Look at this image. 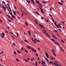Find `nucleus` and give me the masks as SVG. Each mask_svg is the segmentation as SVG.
I'll use <instances>...</instances> for the list:
<instances>
[{"instance_id":"nucleus-1","label":"nucleus","mask_w":66,"mask_h":66,"mask_svg":"<svg viewBox=\"0 0 66 66\" xmlns=\"http://www.w3.org/2000/svg\"><path fill=\"white\" fill-rule=\"evenodd\" d=\"M39 26H40L42 28H44V29H45V27H44L42 24H39Z\"/></svg>"},{"instance_id":"nucleus-24","label":"nucleus","mask_w":66,"mask_h":66,"mask_svg":"<svg viewBox=\"0 0 66 66\" xmlns=\"http://www.w3.org/2000/svg\"><path fill=\"white\" fill-rule=\"evenodd\" d=\"M25 24L26 26H28V24L27 22H25Z\"/></svg>"},{"instance_id":"nucleus-62","label":"nucleus","mask_w":66,"mask_h":66,"mask_svg":"<svg viewBox=\"0 0 66 66\" xmlns=\"http://www.w3.org/2000/svg\"><path fill=\"white\" fill-rule=\"evenodd\" d=\"M43 31H44V32H46V30L45 29H43Z\"/></svg>"},{"instance_id":"nucleus-47","label":"nucleus","mask_w":66,"mask_h":66,"mask_svg":"<svg viewBox=\"0 0 66 66\" xmlns=\"http://www.w3.org/2000/svg\"><path fill=\"white\" fill-rule=\"evenodd\" d=\"M10 33H11V34H12V35H13L14 34H13V33L11 32H10Z\"/></svg>"},{"instance_id":"nucleus-60","label":"nucleus","mask_w":66,"mask_h":66,"mask_svg":"<svg viewBox=\"0 0 66 66\" xmlns=\"http://www.w3.org/2000/svg\"><path fill=\"white\" fill-rule=\"evenodd\" d=\"M51 64H54V63H53V62L51 61Z\"/></svg>"},{"instance_id":"nucleus-63","label":"nucleus","mask_w":66,"mask_h":66,"mask_svg":"<svg viewBox=\"0 0 66 66\" xmlns=\"http://www.w3.org/2000/svg\"><path fill=\"white\" fill-rule=\"evenodd\" d=\"M38 60H39V57H38Z\"/></svg>"},{"instance_id":"nucleus-35","label":"nucleus","mask_w":66,"mask_h":66,"mask_svg":"<svg viewBox=\"0 0 66 66\" xmlns=\"http://www.w3.org/2000/svg\"><path fill=\"white\" fill-rule=\"evenodd\" d=\"M24 60H25V61H26V62H28V61L27 60L25 59H24Z\"/></svg>"},{"instance_id":"nucleus-44","label":"nucleus","mask_w":66,"mask_h":66,"mask_svg":"<svg viewBox=\"0 0 66 66\" xmlns=\"http://www.w3.org/2000/svg\"><path fill=\"white\" fill-rule=\"evenodd\" d=\"M10 18V19H11V20H14V19H13V18H12V17H11Z\"/></svg>"},{"instance_id":"nucleus-14","label":"nucleus","mask_w":66,"mask_h":66,"mask_svg":"<svg viewBox=\"0 0 66 66\" xmlns=\"http://www.w3.org/2000/svg\"><path fill=\"white\" fill-rule=\"evenodd\" d=\"M35 13L37 14L38 15H39V13L38 12H35Z\"/></svg>"},{"instance_id":"nucleus-50","label":"nucleus","mask_w":66,"mask_h":66,"mask_svg":"<svg viewBox=\"0 0 66 66\" xmlns=\"http://www.w3.org/2000/svg\"><path fill=\"white\" fill-rule=\"evenodd\" d=\"M21 50H23V48H22H22H21Z\"/></svg>"},{"instance_id":"nucleus-17","label":"nucleus","mask_w":66,"mask_h":66,"mask_svg":"<svg viewBox=\"0 0 66 66\" xmlns=\"http://www.w3.org/2000/svg\"><path fill=\"white\" fill-rule=\"evenodd\" d=\"M24 42H26V43H29V42H28V41L27 40H24Z\"/></svg>"},{"instance_id":"nucleus-53","label":"nucleus","mask_w":66,"mask_h":66,"mask_svg":"<svg viewBox=\"0 0 66 66\" xmlns=\"http://www.w3.org/2000/svg\"><path fill=\"white\" fill-rule=\"evenodd\" d=\"M61 24H59L58 25V26H61Z\"/></svg>"},{"instance_id":"nucleus-56","label":"nucleus","mask_w":66,"mask_h":66,"mask_svg":"<svg viewBox=\"0 0 66 66\" xmlns=\"http://www.w3.org/2000/svg\"><path fill=\"white\" fill-rule=\"evenodd\" d=\"M61 22H62V23H63V24L64 25V22H63V21H62Z\"/></svg>"},{"instance_id":"nucleus-9","label":"nucleus","mask_w":66,"mask_h":66,"mask_svg":"<svg viewBox=\"0 0 66 66\" xmlns=\"http://www.w3.org/2000/svg\"><path fill=\"white\" fill-rule=\"evenodd\" d=\"M26 1L27 2H28V3H29H29L31 2V1H30V0H27Z\"/></svg>"},{"instance_id":"nucleus-43","label":"nucleus","mask_w":66,"mask_h":66,"mask_svg":"<svg viewBox=\"0 0 66 66\" xmlns=\"http://www.w3.org/2000/svg\"><path fill=\"white\" fill-rule=\"evenodd\" d=\"M1 36L2 38H4V36L1 35Z\"/></svg>"},{"instance_id":"nucleus-25","label":"nucleus","mask_w":66,"mask_h":66,"mask_svg":"<svg viewBox=\"0 0 66 66\" xmlns=\"http://www.w3.org/2000/svg\"><path fill=\"white\" fill-rule=\"evenodd\" d=\"M23 13H24V14L25 15H27V13H26L24 12H23Z\"/></svg>"},{"instance_id":"nucleus-11","label":"nucleus","mask_w":66,"mask_h":66,"mask_svg":"<svg viewBox=\"0 0 66 66\" xmlns=\"http://www.w3.org/2000/svg\"><path fill=\"white\" fill-rule=\"evenodd\" d=\"M6 15L8 17V18H10L11 17V16H10L8 14H7Z\"/></svg>"},{"instance_id":"nucleus-58","label":"nucleus","mask_w":66,"mask_h":66,"mask_svg":"<svg viewBox=\"0 0 66 66\" xmlns=\"http://www.w3.org/2000/svg\"><path fill=\"white\" fill-rule=\"evenodd\" d=\"M44 62V61L42 60V63H43V62Z\"/></svg>"},{"instance_id":"nucleus-51","label":"nucleus","mask_w":66,"mask_h":66,"mask_svg":"<svg viewBox=\"0 0 66 66\" xmlns=\"http://www.w3.org/2000/svg\"><path fill=\"white\" fill-rule=\"evenodd\" d=\"M2 3H3V4H5V2H4V1H3V2H2Z\"/></svg>"},{"instance_id":"nucleus-16","label":"nucleus","mask_w":66,"mask_h":66,"mask_svg":"<svg viewBox=\"0 0 66 66\" xmlns=\"http://www.w3.org/2000/svg\"><path fill=\"white\" fill-rule=\"evenodd\" d=\"M24 51L26 52V53H28L29 52H28V51L27 50H24Z\"/></svg>"},{"instance_id":"nucleus-28","label":"nucleus","mask_w":66,"mask_h":66,"mask_svg":"<svg viewBox=\"0 0 66 66\" xmlns=\"http://www.w3.org/2000/svg\"><path fill=\"white\" fill-rule=\"evenodd\" d=\"M31 50H32V51H34V49H33V47H32L31 48Z\"/></svg>"},{"instance_id":"nucleus-6","label":"nucleus","mask_w":66,"mask_h":66,"mask_svg":"<svg viewBox=\"0 0 66 66\" xmlns=\"http://www.w3.org/2000/svg\"><path fill=\"white\" fill-rule=\"evenodd\" d=\"M12 11L13 12V14L14 15H15L16 14V12L13 10H12Z\"/></svg>"},{"instance_id":"nucleus-29","label":"nucleus","mask_w":66,"mask_h":66,"mask_svg":"<svg viewBox=\"0 0 66 66\" xmlns=\"http://www.w3.org/2000/svg\"><path fill=\"white\" fill-rule=\"evenodd\" d=\"M27 47L29 49H30V46H27Z\"/></svg>"},{"instance_id":"nucleus-20","label":"nucleus","mask_w":66,"mask_h":66,"mask_svg":"<svg viewBox=\"0 0 66 66\" xmlns=\"http://www.w3.org/2000/svg\"><path fill=\"white\" fill-rule=\"evenodd\" d=\"M53 37H54V38H55V39H57V38L56 37V36H53Z\"/></svg>"},{"instance_id":"nucleus-5","label":"nucleus","mask_w":66,"mask_h":66,"mask_svg":"<svg viewBox=\"0 0 66 66\" xmlns=\"http://www.w3.org/2000/svg\"><path fill=\"white\" fill-rule=\"evenodd\" d=\"M38 6L39 7H41V8H42V7H43V6H42V5L40 4H39V5H38Z\"/></svg>"},{"instance_id":"nucleus-54","label":"nucleus","mask_w":66,"mask_h":66,"mask_svg":"<svg viewBox=\"0 0 66 66\" xmlns=\"http://www.w3.org/2000/svg\"><path fill=\"white\" fill-rule=\"evenodd\" d=\"M46 21H47V22H49V21L48 20L46 19Z\"/></svg>"},{"instance_id":"nucleus-42","label":"nucleus","mask_w":66,"mask_h":66,"mask_svg":"<svg viewBox=\"0 0 66 66\" xmlns=\"http://www.w3.org/2000/svg\"><path fill=\"white\" fill-rule=\"evenodd\" d=\"M54 31H55V32H57V33H58V31L57 30H54Z\"/></svg>"},{"instance_id":"nucleus-39","label":"nucleus","mask_w":66,"mask_h":66,"mask_svg":"<svg viewBox=\"0 0 66 66\" xmlns=\"http://www.w3.org/2000/svg\"><path fill=\"white\" fill-rule=\"evenodd\" d=\"M52 52H54V51H55L54 50H52Z\"/></svg>"},{"instance_id":"nucleus-41","label":"nucleus","mask_w":66,"mask_h":66,"mask_svg":"<svg viewBox=\"0 0 66 66\" xmlns=\"http://www.w3.org/2000/svg\"><path fill=\"white\" fill-rule=\"evenodd\" d=\"M29 36H31V32H29Z\"/></svg>"},{"instance_id":"nucleus-19","label":"nucleus","mask_w":66,"mask_h":66,"mask_svg":"<svg viewBox=\"0 0 66 66\" xmlns=\"http://www.w3.org/2000/svg\"><path fill=\"white\" fill-rule=\"evenodd\" d=\"M35 40H36V42H39L40 41L39 40H36V39H35Z\"/></svg>"},{"instance_id":"nucleus-37","label":"nucleus","mask_w":66,"mask_h":66,"mask_svg":"<svg viewBox=\"0 0 66 66\" xmlns=\"http://www.w3.org/2000/svg\"><path fill=\"white\" fill-rule=\"evenodd\" d=\"M45 59H46V60L48 62H49V60H48V59L47 58H45Z\"/></svg>"},{"instance_id":"nucleus-7","label":"nucleus","mask_w":66,"mask_h":66,"mask_svg":"<svg viewBox=\"0 0 66 66\" xmlns=\"http://www.w3.org/2000/svg\"><path fill=\"white\" fill-rule=\"evenodd\" d=\"M50 59H51V60H54V59H55V58H54L53 57H52L51 56L50 57Z\"/></svg>"},{"instance_id":"nucleus-8","label":"nucleus","mask_w":66,"mask_h":66,"mask_svg":"<svg viewBox=\"0 0 66 66\" xmlns=\"http://www.w3.org/2000/svg\"><path fill=\"white\" fill-rule=\"evenodd\" d=\"M36 2L37 3V4H39V1H38L37 0H36Z\"/></svg>"},{"instance_id":"nucleus-18","label":"nucleus","mask_w":66,"mask_h":66,"mask_svg":"<svg viewBox=\"0 0 66 66\" xmlns=\"http://www.w3.org/2000/svg\"><path fill=\"white\" fill-rule=\"evenodd\" d=\"M35 65L36 66H37V61L35 62Z\"/></svg>"},{"instance_id":"nucleus-3","label":"nucleus","mask_w":66,"mask_h":66,"mask_svg":"<svg viewBox=\"0 0 66 66\" xmlns=\"http://www.w3.org/2000/svg\"><path fill=\"white\" fill-rule=\"evenodd\" d=\"M54 64L55 65H56V66H57V64H58V63H57V62L56 61H55L54 62Z\"/></svg>"},{"instance_id":"nucleus-30","label":"nucleus","mask_w":66,"mask_h":66,"mask_svg":"<svg viewBox=\"0 0 66 66\" xmlns=\"http://www.w3.org/2000/svg\"><path fill=\"white\" fill-rule=\"evenodd\" d=\"M44 10H41V12H42V13H44V12L43 11Z\"/></svg>"},{"instance_id":"nucleus-61","label":"nucleus","mask_w":66,"mask_h":66,"mask_svg":"<svg viewBox=\"0 0 66 66\" xmlns=\"http://www.w3.org/2000/svg\"><path fill=\"white\" fill-rule=\"evenodd\" d=\"M42 32L44 33V34H46V32H44V31H42Z\"/></svg>"},{"instance_id":"nucleus-57","label":"nucleus","mask_w":66,"mask_h":66,"mask_svg":"<svg viewBox=\"0 0 66 66\" xmlns=\"http://www.w3.org/2000/svg\"><path fill=\"white\" fill-rule=\"evenodd\" d=\"M16 13H17V14H19V12H18V11H16Z\"/></svg>"},{"instance_id":"nucleus-52","label":"nucleus","mask_w":66,"mask_h":66,"mask_svg":"<svg viewBox=\"0 0 66 66\" xmlns=\"http://www.w3.org/2000/svg\"><path fill=\"white\" fill-rule=\"evenodd\" d=\"M57 66H61V65H59V64H57Z\"/></svg>"},{"instance_id":"nucleus-27","label":"nucleus","mask_w":66,"mask_h":66,"mask_svg":"<svg viewBox=\"0 0 66 66\" xmlns=\"http://www.w3.org/2000/svg\"><path fill=\"white\" fill-rule=\"evenodd\" d=\"M51 40L53 41V42H55V40H53V39H51Z\"/></svg>"},{"instance_id":"nucleus-32","label":"nucleus","mask_w":66,"mask_h":66,"mask_svg":"<svg viewBox=\"0 0 66 66\" xmlns=\"http://www.w3.org/2000/svg\"><path fill=\"white\" fill-rule=\"evenodd\" d=\"M52 21L53 22H54V19H53V18H52Z\"/></svg>"},{"instance_id":"nucleus-31","label":"nucleus","mask_w":66,"mask_h":66,"mask_svg":"<svg viewBox=\"0 0 66 66\" xmlns=\"http://www.w3.org/2000/svg\"><path fill=\"white\" fill-rule=\"evenodd\" d=\"M43 3H44V4H46V3H47V2L45 1H43Z\"/></svg>"},{"instance_id":"nucleus-55","label":"nucleus","mask_w":66,"mask_h":66,"mask_svg":"<svg viewBox=\"0 0 66 66\" xmlns=\"http://www.w3.org/2000/svg\"><path fill=\"white\" fill-rule=\"evenodd\" d=\"M47 36H48V37H50V35H48V34L47 35Z\"/></svg>"},{"instance_id":"nucleus-34","label":"nucleus","mask_w":66,"mask_h":66,"mask_svg":"<svg viewBox=\"0 0 66 66\" xmlns=\"http://www.w3.org/2000/svg\"><path fill=\"white\" fill-rule=\"evenodd\" d=\"M13 6H14V8L15 10H16V7H15V6H14V5Z\"/></svg>"},{"instance_id":"nucleus-22","label":"nucleus","mask_w":66,"mask_h":66,"mask_svg":"<svg viewBox=\"0 0 66 66\" xmlns=\"http://www.w3.org/2000/svg\"><path fill=\"white\" fill-rule=\"evenodd\" d=\"M59 4H61V5H63V3H61L60 2H59Z\"/></svg>"},{"instance_id":"nucleus-23","label":"nucleus","mask_w":66,"mask_h":66,"mask_svg":"<svg viewBox=\"0 0 66 66\" xmlns=\"http://www.w3.org/2000/svg\"><path fill=\"white\" fill-rule=\"evenodd\" d=\"M34 21L37 24V21L36 20H34Z\"/></svg>"},{"instance_id":"nucleus-46","label":"nucleus","mask_w":66,"mask_h":66,"mask_svg":"<svg viewBox=\"0 0 66 66\" xmlns=\"http://www.w3.org/2000/svg\"><path fill=\"white\" fill-rule=\"evenodd\" d=\"M49 15L50 16H51V18H52V15H51V14H49Z\"/></svg>"},{"instance_id":"nucleus-4","label":"nucleus","mask_w":66,"mask_h":66,"mask_svg":"<svg viewBox=\"0 0 66 66\" xmlns=\"http://www.w3.org/2000/svg\"><path fill=\"white\" fill-rule=\"evenodd\" d=\"M2 7H3V8L4 10L5 11H6V7H5L4 6H2Z\"/></svg>"},{"instance_id":"nucleus-59","label":"nucleus","mask_w":66,"mask_h":66,"mask_svg":"<svg viewBox=\"0 0 66 66\" xmlns=\"http://www.w3.org/2000/svg\"><path fill=\"white\" fill-rule=\"evenodd\" d=\"M52 9H53V8H51L50 9V10L51 11V10H52Z\"/></svg>"},{"instance_id":"nucleus-45","label":"nucleus","mask_w":66,"mask_h":66,"mask_svg":"<svg viewBox=\"0 0 66 66\" xmlns=\"http://www.w3.org/2000/svg\"><path fill=\"white\" fill-rule=\"evenodd\" d=\"M13 53H14V54H15V55H16V52H14Z\"/></svg>"},{"instance_id":"nucleus-2","label":"nucleus","mask_w":66,"mask_h":66,"mask_svg":"<svg viewBox=\"0 0 66 66\" xmlns=\"http://www.w3.org/2000/svg\"><path fill=\"white\" fill-rule=\"evenodd\" d=\"M45 55L47 58H49V56H48V53H47L46 52H45Z\"/></svg>"},{"instance_id":"nucleus-15","label":"nucleus","mask_w":66,"mask_h":66,"mask_svg":"<svg viewBox=\"0 0 66 66\" xmlns=\"http://www.w3.org/2000/svg\"><path fill=\"white\" fill-rule=\"evenodd\" d=\"M2 35L3 36H4V35H5V33H4V32L2 33Z\"/></svg>"},{"instance_id":"nucleus-26","label":"nucleus","mask_w":66,"mask_h":66,"mask_svg":"<svg viewBox=\"0 0 66 66\" xmlns=\"http://www.w3.org/2000/svg\"><path fill=\"white\" fill-rule=\"evenodd\" d=\"M16 61H17V62H19V59H16Z\"/></svg>"},{"instance_id":"nucleus-13","label":"nucleus","mask_w":66,"mask_h":66,"mask_svg":"<svg viewBox=\"0 0 66 66\" xmlns=\"http://www.w3.org/2000/svg\"><path fill=\"white\" fill-rule=\"evenodd\" d=\"M34 60H35V58L34 57L32 58V59H31V61H33Z\"/></svg>"},{"instance_id":"nucleus-36","label":"nucleus","mask_w":66,"mask_h":66,"mask_svg":"<svg viewBox=\"0 0 66 66\" xmlns=\"http://www.w3.org/2000/svg\"><path fill=\"white\" fill-rule=\"evenodd\" d=\"M32 2V3L34 4H35V3H34V1H32V2Z\"/></svg>"},{"instance_id":"nucleus-21","label":"nucleus","mask_w":66,"mask_h":66,"mask_svg":"<svg viewBox=\"0 0 66 66\" xmlns=\"http://www.w3.org/2000/svg\"><path fill=\"white\" fill-rule=\"evenodd\" d=\"M46 63V62H45V61H44V62L42 63V65H45V63Z\"/></svg>"},{"instance_id":"nucleus-10","label":"nucleus","mask_w":66,"mask_h":66,"mask_svg":"<svg viewBox=\"0 0 66 66\" xmlns=\"http://www.w3.org/2000/svg\"><path fill=\"white\" fill-rule=\"evenodd\" d=\"M17 52L18 53H19V54H20L21 53V52H20V51H17Z\"/></svg>"},{"instance_id":"nucleus-49","label":"nucleus","mask_w":66,"mask_h":66,"mask_svg":"<svg viewBox=\"0 0 66 66\" xmlns=\"http://www.w3.org/2000/svg\"><path fill=\"white\" fill-rule=\"evenodd\" d=\"M39 7L41 11L43 10V9H42L41 8H40V7Z\"/></svg>"},{"instance_id":"nucleus-33","label":"nucleus","mask_w":66,"mask_h":66,"mask_svg":"<svg viewBox=\"0 0 66 66\" xmlns=\"http://www.w3.org/2000/svg\"><path fill=\"white\" fill-rule=\"evenodd\" d=\"M61 42L63 43H64V41H63L62 39H61Z\"/></svg>"},{"instance_id":"nucleus-40","label":"nucleus","mask_w":66,"mask_h":66,"mask_svg":"<svg viewBox=\"0 0 66 66\" xmlns=\"http://www.w3.org/2000/svg\"><path fill=\"white\" fill-rule=\"evenodd\" d=\"M12 17L13 18H14V19H15V16H14L13 15L12 16Z\"/></svg>"},{"instance_id":"nucleus-48","label":"nucleus","mask_w":66,"mask_h":66,"mask_svg":"<svg viewBox=\"0 0 66 66\" xmlns=\"http://www.w3.org/2000/svg\"><path fill=\"white\" fill-rule=\"evenodd\" d=\"M61 1V2H62V3H64V1Z\"/></svg>"},{"instance_id":"nucleus-12","label":"nucleus","mask_w":66,"mask_h":66,"mask_svg":"<svg viewBox=\"0 0 66 66\" xmlns=\"http://www.w3.org/2000/svg\"><path fill=\"white\" fill-rule=\"evenodd\" d=\"M54 43L56 45H59V43H58L57 42H54Z\"/></svg>"},{"instance_id":"nucleus-64","label":"nucleus","mask_w":66,"mask_h":66,"mask_svg":"<svg viewBox=\"0 0 66 66\" xmlns=\"http://www.w3.org/2000/svg\"><path fill=\"white\" fill-rule=\"evenodd\" d=\"M27 60H30V59H29V58H27Z\"/></svg>"},{"instance_id":"nucleus-38","label":"nucleus","mask_w":66,"mask_h":66,"mask_svg":"<svg viewBox=\"0 0 66 66\" xmlns=\"http://www.w3.org/2000/svg\"><path fill=\"white\" fill-rule=\"evenodd\" d=\"M36 55L37 56V57H38V54H37L36 53Z\"/></svg>"}]
</instances>
